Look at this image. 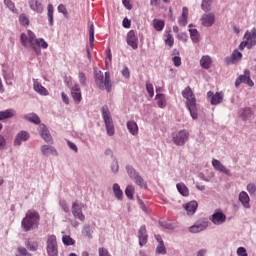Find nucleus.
<instances>
[{"label":"nucleus","mask_w":256,"mask_h":256,"mask_svg":"<svg viewBox=\"0 0 256 256\" xmlns=\"http://www.w3.org/2000/svg\"><path fill=\"white\" fill-rule=\"evenodd\" d=\"M20 41L23 47L25 48L31 47L37 55L41 53V50L39 49V47L41 49H47V47H49V44L45 41V39L43 38L37 39V36H35V33H33L31 30H28L27 34L22 33L20 37Z\"/></svg>","instance_id":"nucleus-1"},{"label":"nucleus","mask_w":256,"mask_h":256,"mask_svg":"<svg viewBox=\"0 0 256 256\" xmlns=\"http://www.w3.org/2000/svg\"><path fill=\"white\" fill-rule=\"evenodd\" d=\"M182 97L186 99V107L188 111H190L192 119H197V100L195 99V94H193V90H191L190 86H187L183 90Z\"/></svg>","instance_id":"nucleus-2"},{"label":"nucleus","mask_w":256,"mask_h":256,"mask_svg":"<svg viewBox=\"0 0 256 256\" xmlns=\"http://www.w3.org/2000/svg\"><path fill=\"white\" fill-rule=\"evenodd\" d=\"M40 219L41 216L39 215V212L35 210H28L25 218L22 220V228L24 231H31L35 225H39Z\"/></svg>","instance_id":"nucleus-3"},{"label":"nucleus","mask_w":256,"mask_h":256,"mask_svg":"<svg viewBox=\"0 0 256 256\" xmlns=\"http://www.w3.org/2000/svg\"><path fill=\"white\" fill-rule=\"evenodd\" d=\"M95 81L99 89H106V91H111V75L109 72H105V79L103 78V72L101 70L95 71Z\"/></svg>","instance_id":"nucleus-4"},{"label":"nucleus","mask_w":256,"mask_h":256,"mask_svg":"<svg viewBox=\"0 0 256 256\" xmlns=\"http://www.w3.org/2000/svg\"><path fill=\"white\" fill-rule=\"evenodd\" d=\"M102 117L105 123L106 132L109 137L115 135V125L113 124V118H111V112L107 105L102 106Z\"/></svg>","instance_id":"nucleus-5"},{"label":"nucleus","mask_w":256,"mask_h":256,"mask_svg":"<svg viewBox=\"0 0 256 256\" xmlns=\"http://www.w3.org/2000/svg\"><path fill=\"white\" fill-rule=\"evenodd\" d=\"M126 171L129 177L133 179L134 183H136V185H138L141 189H147V182H145V179L141 177V174L136 172L132 166H126Z\"/></svg>","instance_id":"nucleus-6"},{"label":"nucleus","mask_w":256,"mask_h":256,"mask_svg":"<svg viewBox=\"0 0 256 256\" xmlns=\"http://www.w3.org/2000/svg\"><path fill=\"white\" fill-rule=\"evenodd\" d=\"M46 251L49 256L59 255V246L57 245V236L50 235L46 242Z\"/></svg>","instance_id":"nucleus-7"},{"label":"nucleus","mask_w":256,"mask_h":256,"mask_svg":"<svg viewBox=\"0 0 256 256\" xmlns=\"http://www.w3.org/2000/svg\"><path fill=\"white\" fill-rule=\"evenodd\" d=\"M172 141L174 145L178 147H183V145L189 141V131L187 130H180L172 135Z\"/></svg>","instance_id":"nucleus-8"},{"label":"nucleus","mask_w":256,"mask_h":256,"mask_svg":"<svg viewBox=\"0 0 256 256\" xmlns=\"http://www.w3.org/2000/svg\"><path fill=\"white\" fill-rule=\"evenodd\" d=\"M207 97L212 105H221V103H223V99L225 98V94L223 91L216 93H213V91H208Z\"/></svg>","instance_id":"nucleus-9"},{"label":"nucleus","mask_w":256,"mask_h":256,"mask_svg":"<svg viewBox=\"0 0 256 256\" xmlns=\"http://www.w3.org/2000/svg\"><path fill=\"white\" fill-rule=\"evenodd\" d=\"M244 39L248 43V49H253L256 46V28H252L251 31H246Z\"/></svg>","instance_id":"nucleus-10"},{"label":"nucleus","mask_w":256,"mask_h":256,"mask_svg":"<svg viewBox=\"0 0 256 256\" xmlns=\"http://www.w3.org/2000/svg\"><path fill=\"white\" fill-rule=\"evenodd\" d=\"M127 45L132 47V49H137L139 47V39L137 38V35L135 34V30H130L127 33L126 37Z\"/></svg>","instance_id":"nucleus-11"},{"label":"nucleus","mask_w":256,"mask_h":256,"mask_svg":"<svg viewBox=\"0 0 256 256\" xmlns=\"http://www.w3.org/2000/svg\"><path fill=\"white\" fill-rule=\"evenodd\" d=\"M241 59H243V54L238 50H234L231 56L225 58V63L226 65H235V63L241 61Z\"/></svg>","instance_id":"nucleus-12"},{"label":"nucleus","mask_w":256,"mask_h":256,"mask_svg":"<svg viewBox=\"0 0 256 256\" xmlns=\"http://www.w3.org/2000/svg\"><path fill=\"white\" fill-rule=\"evenodd\" d=\"M72 214L75 219H79V221H85V214H83V208H81L79 203L74 202L72 204Z\"/></svg>","instance_id":"nucleus-13"},{"label":"nucleus","mask_w":256,"mask_h":256,"mask_svg":"<svg viewBox=\"0 0 256 256\" xmlns=\"http://www.w3.org/2000/svg\"><path fill=\"white\" fill-rule=\"evenodd\" d=\"M201 23L204 27H213V25H215V14L214 13H205L201 17Z\"/></svg>","instance_id":"nucleus-14"},{"label":"nucleus","mask_w":256,"mask_h":256,"mask_svg":"<svg viewBox=\"0 0 256 256\" xmlns=\"http://www.w3.org/2000/svg\"><path fill=\"white\" fill-rule=\"evenodd\" d=\"M138 239L140 247L147 245V241L149 240V236L147 235V227H140V229L138 230Z\"/></svg>","instance_id":"nucleus-15"},{"label":"nucleus","mask_w":256,"mask_h":256,"mask_svg":"<svg viewBox=\"0 0 256 256\" xmlns=\"http://www.w3.org/2000/svg\"><path fill=\"white\" fill-rule=\"evenodd\" d=\"M38 131L40 133V136L46 143H51L53 141V137H51V133H49V130L47 129V126L44 124H40L38 127Z\"/></svg>","instance_id":"nucleus-16"},{"label":"nucleus","mask_w":256,"mask_h":256,"mask_svg":"<svg viewBox=\"0 0 256 256\" xmlns=\"http://www.w3.org/2000/svg\"><path fill=\"white\" fill-rule=\"evenodd\" d=\"M211 221L214 223V225H222V223L227 221V216H225V214H223L221 211H216L212 215Z\"/></svg>","instance_id":"nucleus-17"},{"label":"nucleus","mask_w":256,"mask_h":256,"mask_svg":"<svg viewBox=\"0 0 256 256\" xmlns=\"http://www.w3.org/2000/svg\"><path fill=\"white\" fill-rule=\"evenodd\" d=\"M33 89L39 95H43V96L49 95V91L47 90V88H45L43 85H41V83H39V81L35 79L33 80Z\"/></svg>","instance_id":"nucleus-18"},{"label":"nucleus","mask_w":256,"mask_h":256,"mask_svg":"<svg viewBox=\"0 0 256 256\" xmlns=\"http://www.w3.org/2000/svg\"><path fill=\"white\" fill-rule=\"evenodd\" d=\"M212 166L216 171H220V173H224L225 175H231V171L227 170V168H225L221 161L217 159L212 160Z\"/></svg>","instance_id":"nucleus-19"},{"label":"nucleus","mask_w":256,"mask_h":256,"mask_svg":"<svg viewBox=\"0 0 256 256\" xmlns=\"http://www.w3.org/2000/svg\"><path fill=\"white\" fill-rule=\"evenodd\" d=\"M239 201L245 207V209H251V204L249 202L251 201V198H249V194L247 192L242 191L239 194Z\"/></svg>","instance_id":"nucleus-20"},{"label":"nucleus","mask_w":256,"mask_h":256,"mask_svg":"<svg viewBox=\"0 0 256 256\" xmlns=\"http://www.w3.org/2000/svg\"><path fill=\"white\" fill-rule=\"evenodd\" d=\"M239 78H240V81L248 85V87H253V85H255L253 80H251V71L249 70H245L244 74L240 75Z\"/></svg>","instance_id":"nucleus-21"},{"label":"nucleus","mask_w":256,"mask_h":256,"mask_svg":"<svg viewBox=\"0 0 256 256\" xmlns=\"http://www.w3.org/2000/svg\"><path fill=\"white\" fill-rule=\"evenodd\" d=\"M187 19H189V8L183 7L182 8V15L178 19V25L181 27L187 26Z\"/></svg>","instance_id":"nucleus-22"},{"label":"nucleus","mask_w":256,"mask_h":256,"mask_svg":"<svg viewBox=\"0 0 256 256\" xmlns=\"http://www.w3.org/2000/svg\"><path fill=\"white\" fill-rule=\"evenodd\" d=\"M30 135L28 134L27 131H21L20 133L17 134L15 140H14V145H21L23 141H28Z\"/></svg>","instance_id":"nucleus-23"},{"label":"nucleus","mask_w":256,"mask_h":256,"mask_svg":"<svg viewBox=\"0 0 256 256\" xmlns=\"http://www.w3.org/2000/svg\"><path fill=\"white\" fill-rule=\"evenodd\" d=\"M30 9L32 11H36V13H42L43 12V4L39 0H31L29 2Z\"/></svg>","instance_id":"nucleus-24"},{"label":"nucleus","mask_w":256,"mask_h":256,"mask_svg":"<svg viewBox=\"0 0 256 256\" xmlns=\"http://www.w3.org/2000/svg\"><path fill=\"white\" fill-rule=\"evenodd\" d=\"M127 129L131 135H139V126L135 121H128L127 122Z\"/></svg>","instance_id":"nucleus-25"},{"label":"nucleus","mask_w":256,"mask_h":256,"mask_svg":"<svg viewBox=\"0 0 256 256\" xmlns=\"http://www.w3.org/2000/svg\"><path fill=\"white\" fill-rule=\"evenodd\" d=\"M198 205L199 204L197 203V201H190L189 203H187L185 205V209L188 215H195V211H197Z\"/></svg>","instance_id":"nucleus-26"},{"label":"nucleus","mask_w":256,"mask_h":256,"mask_svg":"<svg viewBox=\"0 0 256 256\" xmlns=\"http://www.w3.org/2000/svg\"><path fill=\"white\" fill-rule=\"evenodd\" d=\"M71 93H72V97H73L74 101H76V103H81V99H82L81 88H79L78 85H75L72 88Z\"/></svg>","instance_id":"nucleus-27"},{"label":"nucleus","mask_w":256,"mask_h":256,"mask_svg":"<svg viewBox=\"0 0 256 256\" xmlns=\"http://www.w3.org/2000/svg\"><path fill=\"white\" fill-rule=\"evenodd\" d=\"M212 63L213 60H211V58L208 55H204L200 59V66L202 67V69H210Z\"/></svg>","instance_id":"nucleus-28"},{"label":"nucleus","mask_w":256,"mask_h":256,"mask_svg":"<svg viewBox=\"0 0 256 256\" xmlns=\"http://www.w3.org/2000/svg\"><path fill=\"white\" fill-rule=\"evenodd\" d=\"M207 229V223L194 224L189 228L190 233H201V231H205Z\"/></svg>","instance_id":"nucleus-29"},{"label":"nucleus","mask_w":256,"mask_h":256,"mask_svg":"<svg viewBox=\"0 0 256 256\" xmlns=\"http://www.w3.org/2000/svg\"><path fill=\"white\" fill-rule=\"evenodd\" d=\"M41 152L46 157H49V155H57V150H55L52 146L49 145H43L41 147Z\"/></svg>","instance_id":"nucleus-30"},{"label":"nucleus","mask_w":256,"mask_h":256,"mask_svg":"<svg viewBox=\"0 0 256 256\" xmlns=\"http://www.w3.org/2000/svg\"><path fill=\"white\" fill-rule=\"evenodd\" d=\"M15 116V110L13 109H8L5 111L0 112V121H3L5 119H11V117Z\"/></svg>","instance_id":"nucleus-31"},{"label":"nucleus","mask_w":256,"mask_h":256,"mask_svg":"<svg viewBox=\"0 0 256 256\" xmlns=\"http://www.w3.org/2000/svg\"><path fill=\"white\" fill-rule=\"evenodd\" d=\"M176 187L180 195H183V197H189V188H187L184 183H178Z\"/></svg>","instance_id":"nucleus-32"},{"label":"nucleus","mask_w":256,"mask_h":256,"mask_svg":"<svg viewBox=\"0 0 256 256\" xmlns=\"http://www.w3.org/2000/svg\"><path fill=\"white\" fill-rule=\"evenodd\" d=\"M25 119H27V121H30V123H34L35 125H39L41 123V119L35 113L27 114L25 116Z\"/></svg>","instance_id":"nucleus-33"},{"label":"nucleus","mask_w":256,"mask_h":256,"mask_svg":"<svg viewBox=\"0 0 256 256\" xmlns=\"http://www.w3.org/2000/svg\"><path fill=\"white\" fill-rule=\"evenodd\" d=\"M153 27H154L155 31H163V29L165 28V21L159 20V19H154Z\"/></svg>","instance_id":"nucleus-34"},{"label":"nucleus","mask_w":256,"mask_h":256,"mask_svg":"<svg viewBox=\"0 0 256 256\" xmlns=\"http://www.w3.org/2000/svg\"><path fill=\"white\" fill-rule=\"evenodd\" d=\"M113 191L117 199H123V190H121V186H119V184H113Z\"/></svg>","instance_id":"nucleus-35"},{"label":"nucleus","mask_w":256,"mask_h":256,"mask_svg":"<svg viewBox=\"0 0 256 256\" xmlns=\"http://www.w3.org/2000/svg\"><path fill=\"white\" fill-rule=\"evenodd\" d=\"M89 43L91 49H93V43H95V26L93 24L89 28Z\"/></svg>","instance_id":"nucleus-36"},{"label":"nucleus","mask_w":256,"mask_h":256,"mask_svg":"<svg viewBox=\"0 0 256 256\" xmlns=\"http://www.w3.org/2000/svg\"><path fill=\"white\" fill-rule=\"evenodd\" d=\"M157 105L160 107V109H164L166 107L167 103L165 102V96L163 94H157L156 95Z\"/></svg>","instance_id":"nucleus-37"},{"label":"nucleus","mask_w":256,"mask_h":256,"mask_svg":"<svg viewBox=\"0 0 256 256\" xmlns=\"http://www.w3.org/2000/svg\"><path fill=\"white\" fill-rule=\"evenodd\" d=\"M190 37L193 43H199V31L195 28H190Z\"/></svg>","instance_id":"nucleus-38"},{"label":"nucleus","mask_w":256,"mask_h":256,"mask_svg":"<svg viewBox=\"0 0 256 256\" xmlns=\"http://www.w3.org/2000/svg\"><path fill=\"white\" fill-rule=\"evenodd\" d=\"M241 115L244 120L251 119L253 116V110H251V108H245L242 110Z\"/></svg>","instance_id":"nucleus-39"},{"label":"nucleus","mask_w":256,"mask_h":256,"mask_svg":"<svg viewBox=\"0 0 256 256\" xmlns=\"http://www.w3.org/2000/svg\"><path fill=\"white\" fill-rule=\"evenodd\" d=\"M165 45H168V47H173L175 45V39L173 38V35L171 33H168L166 35V38L164 40Z\"/></svg>","instance_id":"nucleus-40"},{"label":"nucleus","mask_w":256,"mask_h":256,"mask_svg":"<svg viewBox=\"0 0 256 256\" xmlns=\"http://www.w3.org/2000/svg\"><path fill=\"white\" fill-rule=\"evenodd\" d=\"M62 243H64V245L71 246V245H75V240H73L71 236L65 235L62 237Z\"/></svg>","instance_id":"nucleus-41"},{"label":"nucleus","mask_w":256,"mask_h":256,"mask_svg":"<svg viewBox=\"0 0 256 256\" xmlns=\"http://www.w3.org/2000/svg\"><path fill=\"white\" fill-rule=\"evenodd\" d=\"M135 193V188L131 185L127 186L125 189V195L128 197V199H133V195Z\"/></svg>","instance_id":"nucleus-42"},{"label":"nucleus","mask_w":256,"mask_h":256,"mask_svg":"<svg viewBox=\"0 0 256 256\" xmlns=\"http://www.w3.org/2000/svg\"><path fill=\"white\" fill-rule=\"evenodd\" d=\"M92 233H93V230H91V226L89 225L84 226L82 230V235L84 237H91Z\"/></svg>","instance_id":"nucleus-43"},{"label":"nucleus","mask_w":256,"mask_h":256,"mask_svg":"<svg viewBox=\"0 0 256 256\" xmlns=\"http://www.w3.org/2000/svg\"><path fill=\"white\" fill-rule=\"evenodd\" d=\"M53 6L51 4L48 5V21L49 25H53Z\"/></svg>","instance_id":"nucleus-44"},{"label":"nucleus","mask_w":256,"mask_h":256,"mask_svg":"<svg viewBox=\"0 0 256 256\" xmlns=\"http://www.w3.org/2000/svg\"><path fill=\"white\" fill-rule=\"evenodd\" d=\"M121 75L124 76L125 79H130L131 72L129 71V67L123 66L121 70Z\"/></svg>","instance_id":"nucleus-45"},{"label":"nucleus","mask_w":256,"mask_h":256,"mask_svg":"<svg viewBox=\"0 0 256 256\" xmlns=\"http://www.w3.org/2000/svg\"><path fill=\"white\" fill-rule=\"evenodd\" d=\"M156 253H158V255H166L167 250L165 249V244L158 245L156 248Z\"/></svg>","instance_id":"nucleus-46"},{"label":"nucleus","mask_w":256,"mask_h":256,"mask_svg":"<svg viewBox=\"0 0 256 256\" xmlns=\"http://www.w3.org/2000/svg\"><path fill=\"white\" fill-rule=\"evenodd\" d=\"M19 23H21L22 25H29V18L27 17V15L25 14H20L19 16Z\"/></svg>","instance_id":"nucleus-47"},{"label":"nucleus","mask_w":256,"mask_h":256,"mask_svg":"<svg viewBox=\"0 0 256 256\" xmlns=\"http://www.w3.org/2000/svg\"><path fill=\"white\" fill-rule=\"evenodd\" d=\"M201 9H202V11H205L206 13H209V11H211V2L202 1Z\"/></svg>","instance_id":"nucleus-48"},{"label":"nucleus","mask_w":256,"mask_h":256,"mask_svg":"<svg viewBox=\"0 0 256 256\" xmlns=\"http://www.w3.org/2000/svg\"><path fill=\"white\" fill-rule=\"evenodd\" d=\"M146 91L149 93L150 97H153L155 95V90L153 89V84L150 82L146 83Z\"/></svg>","instance_id":"nucleus-49"},{"label":"nucleus","mask_w":256,"mask_h":256,"mask_svg":"<svg viewBox=\"0 0 256 256\" xmlns=\"http://www.w3.org/2000/svg\"><path fill=\"white\" fill-rule=\"evenodd\" d=\"M25 245H26V247H28V249H29L30 251H37V247H38L37 243H32V244H31L30 241H27V242L25 243Z\"/></svg>","instance_id":"nucleus-50"},{"label":"nucleus","mask_w":256,"mask_h":256,"mask_svg":"<svg viewBox=\"0 0 256 256\" xmlns=\"http://www.w3.org/2000/svg\"><path fill=\"white\" fill-rule=\"evenodd\" d=\"M4 4L6 5V7H8V9H10V11H15V3H13V1L5 0Z\"/></svg>","instance_id":"nucleus-51"},{"label":"nucleus","mask_w":256,"mask_h":256,"mask_svg":"<svg viewBox=\"0 0 256 256\" xmlns=\"http://www.w3.org/2000/svg\"><path fill=\"white\" fill-rule=\"evenodd\" d=\"M78 79H79V82L81 83V85H85V83L87 81V77L85 76V73L79 72Z\"/></svg>","instance_id":"nucleus-52"},{"label":"nucleus","mask_w":256,"mask_h":256,"mask_svg":"<svg viewBox=\"0 0 256 256\" xmlns=\"http://www.w3.org/2000/svg\"><path fill=\"white\" fill-rule=\"evenodd\" d=\"M98 253H99V256H111V254L109 253V250H107L106 248H99Z\"/></svg>","instance_id":"nucleus-53"},{"label":"nucleus","mask_w":256,"mask_h":256,"mask_svg":"<svg viewBox=\"0 0 256 256\" xmlns=\"http://www.w3.org/2000/svg\"><path fill=\"white\" fill-rule=\"evenodd\" d=\"M237 255L238 256H248L247 249H245V247H239L237 249Z\"/></svg>","instance_id":"nucleus-54"},{"label":"nucleus","mask_w":256,"mask_h":256,"mask_svg":"<svg viewBox=\"0 0 256 256\" xmlns=\"http://www.w3.org/2000/svg\"><path fill=\"white\" fill-rule=\"evenodd\" d=\"M247 191H248V193H250V195H253V193H255V191H256L255 184H253V183L248 184Z\"/></svg>","instance_id":"nucleus-55"},{"label":"nucleus","mask_w":256,"mask_h":256,"mask_svg":"<svg viewBox=\"0 0 256 256\" xmlns=\"http://www.w3.org/2000/svg\"><path fill=\"white\" fill-rule=\"evenodd\" d=\"M172 61H173L174 65H175V67H181V57L174 56L172 58Z\"/></svg>","instance_id":"nucleus-56"},{"label":"nucleus","mask_w":256,"mask_h":256,"mask_svg":"<svg viewBox=\"0 0 256 256\" xmlns=\"http://www.w3.org/2000/svg\"><path fill=\"white\" fill-rule=\"evenodd\" d=\"M7 145V140H5V137L3 135H0V149H5V146Z\"/></svg>","instance_id":"nucleus-57"},{"label":"nucleus","mask_w":256,"mask_h":256,"mask_svg":"<svg viewBox=\"0 0 256 256\" xmlns=\"http://www.w3.org/2000/svg\"><path fill=\"white\" fill-rule=\"evenodd\" d=\"M130 2H131V0H122L124 7H126V9H128L129 11H131L133 9V6L131 5Z\"/></svg>","instance_id":"nucleus-58"},{"label":"nucleus","mask_w":256,"mask_h":256,"mask_svg":"<svg viewBox=\"0 0 256 256\" xmlns=\"http://www.w3.org/2000/svg\"><path fill=\"white\" fill-rule=\"evenodd\" d=\"M111 169L113 173H117L119 171V164L117 163V161L114 160L112 162Z\"/></svg>","instance_id":"nucleus-59"},{"label":"nucleus","mask_w":256,"mask_h":256,"mask_svg":"<svg viewBox=\"0 0 256 256\" xmlns=\"http://www.w3.org/2000/svg\"><path fill=\"white\" fill-rule=\"evenodd\" d=\"M58 12H59V13H63V15H67V8L65 7V5L60 4V5L58 6Z\"/></svg>","instance_id":"nucleus-60"},{"label":"nucleus","mask_w":256,"mask_h":256,"mask_svg":"<svg viewBox=\"0 0 256 256\" xmlns=\"http://www.w3.org/2000/svg\"><path fill=\"white\" fill-rule=\"evenodd\" d=\"M177 37H178L179 41H184V42H186L187 38H188L186 33H178Z\"/></svg>","instance_id":"nucleus-61"},{"label":"nucleus","mask_w":256,"mask_h":256,"mask_svg":"<svg viewBox=\"0 0 256 256\" xmlns=\"http://www.w3.org/2000/svg\"><path fill=\"white\" fill-rule=\"evenodd\" d=\"M122 23L125 29H129L131 27V21L127 18H124Z\"/></svg>","instance_id":"nucleus-62"},{"label":"nucleus","mask_w":256,"mask_h":256,"mask_svg":"<svg viewBox=\"0 0 256 256\" xmlns=\"http://www.w3.org/2000/svg\"><path fill=\"white\" fill-rule=\"evenodd\" d=\"M68 143V147L70 149H72V151H74L75 153H77L78 149H77V145H75V143L71 142V141H67Z\"/></svg>","instance_id":"nucleus-63"},{"label":"nucleus","mask_w":256,"mask_h":256,"mask_svg":"<svg viewBox=\"0 0 256 256\" xmlns=\"http://www.w3.org/2000/svg\"><path fill=\"white\" fill-rule=\"evenodd\" d=\"M18 252L20 255L27 256V249L25 247H19Z\"/></svg>","instance_id":"nucleus-64"}]
</instances>
